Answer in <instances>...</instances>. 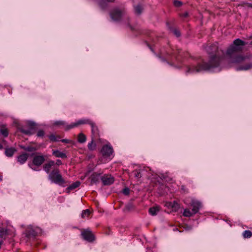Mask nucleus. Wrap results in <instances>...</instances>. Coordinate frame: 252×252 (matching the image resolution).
Masks as SVG:
<instances>
[{
    "label": "nucleus",
    "mask_w": 252,
    "mask_h": 252,
    "mask_svg": "<svg viewBox=\"0 0 252 252\" xmlns=\"http://www.w3.org/2000/svg\"><path fill=\"white\" fill-rule=\"evenodd\" d=\"M20 131H21L22 132H23V133H25V134H32V133H33L32 132H31V131H30V130H25V129H22V128L20 129Z\"/></svg>",
    "instance_id": "obj_37"
},
{
    "label": "nucleus",
    "mask_w": 252,
    "mask_h": 252,
    "mask_svg": "<svg viewBox=\"0 0 252 252\" xmlns=\"http://www.w3.org/2000/svg\"><path fill=\"white\" fill-rule=\"evenodd\" d=\"M90 125L92 127V132L93 137H96L98 136V130L97 126L93 122H92V123H90Z\"/></svg>",
    "instance_id": "obj_14"
},
{
    "label": "nucleus",
    "mask_w": 252,
    "mask_h": 252,
    "mask_svg": "<svg viewBox=\"0 0 252 252\" xmlns=\"http://www.w3.org/2000/svg\"><path fill=\"white\" fill-rule=\"evenodd\" d=\"M34 125V123H32V124H30V126H33Z\"/></svg>",
    "instance_id": "obj_46"
},
{
    "label": "nucleus",
    "mask_w": 252,
    "mask_h": 252,
    "mask_svg": "<svg viewBox=\"0 0 252 252\" xmlns=\"http://www.w3.org/2000/svg\"><path fill=\"white\" fill-rule=\"evenodd\" d=\"M50 179L53 182L57 184H62L64 182L59 170L57 169H54L49 175Z\"/></svg>",
    "instance_id": "obj_3"
},
{
    "label": "nucleus",
    "mask_w": 252,
    "mask_h": 252,
    "mask_svg": "<svg viewBox=\"0 0 252 252\" xmlns=\"http://www.w3.org/2000/svg\"><path fill=\"white\" fill-rule=\"evenodd\" d=\"M181 189L184 192L187 191L186 189L184 186H182Z\"/></svg>",
    "instance_id": "obj_44"
},
{
    "label": "nucleus",
    "mask_w": 252,
    "mask_h": 252,
    "mask_svg": "<svg viewBox=\"0 0 252 252\" xmlns=\"http://www.w3.org/2000/svg\"><path fill=\"white\" fill-rule=\"evenodd\" d=\"M62 164V161L60 160H57L56 162V164L60 165Z\"/></svg>",
    "instance_id": "obj_43"
},
{
    "label": "nucleus",
    "mask_w": 252,
    "mask_h": 252,
    "mask_svg": "<svg viewBox=\"0 0 252 252\" xmlns=\"http://www.w3.org/2000/svg\"><path fill=\"white\" fill-rule=\"evenodd\" d=\"M22 148L24 150H25L27 151H28V152H33L37 150L36 148H35L34 147H30V146L26 147H22Z\"/></svg>",
    "instance_id": "obj_30"
},
{
    "label": "nucleus",
    "mask_w": 252,
    "mask_h": 252,
    "mask_svg": "<svg viewBox=\"0 0 252 252\" xmlns=\"http://www.w3.org/2000/svg\"><path fill=\"white\" fill-rule=\"evenodd\" d=\"M80 185V182L77 181L73 184H72L71 185H70L69 187L67 188V189L69 191V190H72L73 189H74L78 187Z\"/></svg>",
    "instance_id": "obj_26"
},
{
    "label": "nucleus",
    "mask_w": 252,
    "mask_h": 252,
    "mask_svg": "<svg viewBox=\"0 0 252 252\" xmlns=\"http://www.w3.org/2000/svg\"><path fill=\"white\" fill-rule=\"evenodd\" d=\"M40 232L39 228L33 229L32 226H29L26 230V235L27 237L35 236Z\"/></svg>",
    "instance_id": "obj_8"
},
{
    "label": "nucleus",
    "mask_w": 252,
    "mask_h": 252,
    "mask_svg": "<svg viewBox=\"0 0 252 252\" xmlns=\"http://www.w3.org/2000/svg\"><path fill=\"white\" fill-rule=\"evenodd\" d=\"M55 164V163L54 161H49L48 163L44 164L43 168L47 173H49L51 167L54 165Z\"/></svg>",
    "instance_id": "obj_17"
},
{
    "label": "nucleus",
    "mask_w": 252,
    "mask_h": 252,
    "mask_svg": "<svg viewBox=\"0 0 252 252\" xmlns=\"http://www.w3.org/2000/svg\"><path fill=\"white\" fill-rule=\"evenodd\" d=\"M0 133L4 136L7 137L8 134V132L7 128L3 126H0Z\"/></svg>",
    "instance_id": "obj_23"
},
{
    "label": "nucleus",
    "mask_w": 252,
    "mask_h": 252,
    "mask_svg": "<svg viewBox=\"0 0 252 252\" xmlns=\"http://www.w3.org/2000/svg\"><path fill=\"white\" fill-rule=\"evenodd\" d=\"M167 206L171 207L175 211H177L180 208L179 204L176 201L168 203Z\"/></svg>",
    "instance_id": "obj_18"
},
{
    "label": "nucleus",
    "mask_w": 252,
    "mask_h": 252,
    "mask_svg": "<svg viewBox=\"0 0 252 252\" xmlns=\"http://www.w3.org/2000/svg\"><path fill=\"white\" fill-rule=\"evenodd\" d=\"M143 6L141 4H136L134 6V13L137 15H140L143 11Z\"/></svg>",
    "instance_id": "obj_13"
},
{
    "label": "nucleus",
    "mask_w": 252,
    "mask_h": 252,
    "mask_svg": "<svg viewBox=\"0 0 252 252\" xmlns=\"http://www.w3.org/2000/svg\"><path fill=\"white\" fill-rule=\"evenodd\" d=\"M194 214L193 213V212L192 211H190L189 209H185L184 213H183V215L184 216L187 217H190Z\"/></svg>",
    "instance_id": "obj_25"
},
{
    "label": "nucleus",
    "mask_w": 252,
    "mask_h": 252,
    "mask_svg": "<svg viewBox=\"0 0 252 252\" xmlns=\"http://www.w3.org/2000/svg\"><path fill=\"white\" fill-rule=\"evenodd\" d=\"M45 160V156L41 155L40 153H36L32 160V163L36 166H40Z\"/></svg>",
    "instance_id": "obj_5"
},
{
    "label": "nucleus",
    "mask_w": 252,
    "mask_h": 252,
    "mask_svg": "<svg viewBox=\"0 0 252 252\" xmlns=\"http://www.w3.org/2000/svg\"><path fill=\"white\" fill-rule=\"evenodd\" d=\"M133 208V205L132 204L129 203L126 206L125 211H129Z\"/></svg>",
    "instance_id": "obj_32"
},
{
    "label": "nucleus",
    "mask_w": 252,
    "mask_h": 252,
    "mask_svg": "<svg viewBox=\"0 0 252 252\" xmlns=\"http://www.w3.org/2000/svg\"><path fill=\"white\" fill-rule=\"evenodd\" d=\"M252 68V63H250L246 65L242 66L241 69L248 70V69H249Z\"/></svg>",
    "instance_id": "obj_33"
},
{
    "label": "nucleus",
    "mask_w": 252,
    "mask_h": 252,
    "mask_svg": "<svg viewBox=\"0 0 252 252\" xmlns=\"http://www.w3.org/2000/svg\"><path fill=\"white\" fill-rule=\"evenodd\" d=\"M191 206L192 207V211L195 214L198 212L199 209L201 208V204L200 202L193 200L191 201Z\"/></svg>",
    "instance_id": "obj_11"
},
{
    "label": "nucleus",
    "mask_w": 252,
    "mask_h": 252,
    "mask_svg": "<svg viewBox=\"0 0 252 252\" xmlns=\"http://www.w3.org/2000/svg\"><path fill=\"white\" fill-rule=\"evenodd\" d=\"M133 172L134 173L135 177L138 178V179L141 178V172H140V170H136L134 171Z\"/></svg>",
    "instance_id": "obj_34"
},
{
    "label": "nucleus",
    "mask_w": 252,
    "mask_h": 252,
    "mask_svg": "<svg viewBox=\"0 0 252 252\" xmlns=\"http://www.w3.org/2000/svg\"><path fill=\"white\" fill-rule=\"evenodd\" d=\"M159 210L160 207L158 206H156L149 208V212L151 215L154 216L156 215Z\"/></svg>",
    "instance_id": "obj_16"
},
{
    "label": "nucleus",
    "mask_w": 252,
    "mask_h": 252,
    "mask_svg": "<svg viewBox=\"0 0 252 252\" xmlns=\"http://www.w3.org/2000/svg\"><path fill=\"white\" fill-rule=\"evenodd\" d=\"M96 144L94 142L93 137H92V140L91 143L88 145V148L90 151H94L96 148Z\"/></svg>",
    "instance_id": "obj_24"
},
{
    "label": "nucleus",
    "mask_w": 252,
    "mask_h": 252,
    "mask_svg": "<svg viewBox=\"0 0 252 252\" xmlns=\"http://www.w3.org/2000/svg\"><path fill=\"white\" fill-rule=\"evenodd\" d=\"M246 5L248 7H252V4H250V3H244L243 4V5Z\"/></svg>",
    "instance_id": "obj_42"
},
{
    "label": "nucleus",
    "mask_w": 252,
    "mask_h": 252,
    "mask_svg": "<svg viewBox=\"0 0 252 252\" xmlns=\"http://www.w3.org/2000/svg\"><path fill=\"white\" fill-rule=\"evenodd\" d=\"M243 236L245 238H250L252 236V233L250 230H246L243 233Z\"/></svg>",
    "instance_id": "obj_28"
},
{
    "label": "nucleus",
    "mask_w": 252,
    "mask_h": 252,
    "mask_svg": "<svg viewBox=\"0 0 252 252\" xmlns=\"http://www.w3.org/2000/svg\"><path fill=\"white\" fill-rule=\"evenodd\" d=\"M181 16L182 17H188V12H185V13H184L182 14L181 15Z\"/></svg>",
    "instance_id": "obj_41"
},
{
    "label": "nucleus",
    "mask_w": 252,
    "mask_h": 252,
    "mask_svg": "<svg viewBox=\"0 0 252 252\" xmlns=\"http://www.w3.org/2000/svg\"><path fill=\"white\" fill-rule=\"evenodd\" d=\"M2 146L0 144V149H2Z\"/></svg>",
    "instance_id": "obj_47"
},
{
    "label": "nucleus",
    "mask_w": 252,
    "mask_h": 252,
    "mask_svg": "<svg viewBox=\"0 0 252 252\" xmlns=\"http://www.w3.org/2000/svg\"><path fill=\"white\" fill-rule=\"evenodd\" d=\"M222 60V58L215 55L211 57L209 63H204L202 64H198L197 66L188 67L187 72H198L202 70H207L212 67L218 66Z\"/></svg>",
    "instance_id": "obj_2"
},
{
    "label": "nucleus",
    "mask_w": 252,
    "mask_h": 252,
    "mask_svg": "<svg viewBox=\"0 0 252 252\" xmlns=\"http://www.w3.org/2000/svg\"><path fill=\"white\" fill-rule=\"evenodd\" d=\"M44 135V132L42 130H40L38 131L37 135L38 137H43Z\"/></svg>",
    "instance_id": "obj_39"
},
{
    "label": "nucleus",
    "mask_w": 252,
    "mask_h": 252,
    "mask_svg": "<svg viewBox=\"0 0 252 252\" xmlns=\"http://www.w3.org/2000/svg\"><path fill=\"white\" fill-rule=\"evenodd\" d=\"M124 13L118 9L114 10L111 14V18L115 21H118L124 16Z\"/></svg>",
    "instance_id": "obj_9"
},
{
    "label": "nucleus",
    "mask_w": 252,
    "mask_h": 252,
    "mask_svg": "<svg viewBox=\"0 0 252 252\" xmlns=\"http://www.w3.org/2000/svg\"><path fill=\"white\" fill-rule=\"evenodd\" d=\"M174 4L176 7H180L182 5V2L180 1L176 0L174 1Z\"/></svg>",
    "instance_id": "obj_35"
},
{
    "label": "nucleus",
    "mask_w": 252,
    "mask_h": 252,
    "mask_svg": "<svg viewBox=\"0 0 252 252\" xmlns=\"http://www.w3.org/2000/svg\"><path fill=\"white\" fill-rule=\"evenodd\" d=\"M81 235L83 239L88 242H92L95 240V237L91 231L89 229L82 230Z\"/></svg>",
    "instance_id": "obj_4"
},
{
    "label": "nucleus",
    "mask_w": 252,
    "mask_h": 252,
    "mask_svg": "<svg viewBox=\"0 0 252 252\" xmlns=\"http://www.w3.org/2000/svg\"><path fill=\"white\" fill-rule=\"evenodd\" d=\"M28 157L29 155L28 154H23L18 157V161L21 164H23L27 161Z\"/></svg>",
    "instance_id": "obj_15"
},
{
    "label": "nucleus",
    "mask_w": 252,
    "mask_h": 252,
    "mask_svg": "<svg viewBox=\"0 0 252 252\" xmlns=\"http://www.w3.org/2000/svg\"><path fill=\"white\" fill-rule=\"evenodd\" d=\"M53 154L56 157L61 158H66V155L64 153L61 152L58 150L53 151Z\"/></svg>",
    "instance_id": "obj_20"
},
{
    "label": "nucleus",
    "mask_w": 252,
    "mask_h": 252,
    "mask_svg": "<svg viewBox=\"0 0 252 252\" xmlns=\"http://www.w3.org/2000/svg\"><path fill=\"white\" fill-rule=\"evenodd\" d=\"M91 212L89 210L86 209V210L84 211L81 215L82 218H85L86 216L88 217L90 214Z\"/></svg>",
    "instance_id": "obj_31"
},
{
    "label": "nucleus",
    "mask_w": 252,
    "mask_h": 252,
    "mask_svg": "<svg viewBox=\"0 0 252 252\" xmlns=\"http://www.w3.org/2000/svg\"><path fill=\"white\" fill-rule=\"evenodd\" d=\"M207 52L209 53H216L218 51V46L216 44L210 45L206 49Z\"/></svg>",
    "instance_id": "obj_12"
},
{
    "label": "nucleus",
    "mask_w": 252,
    "mask_h": 252,
    "mask_svg": "<svg viewBox=\"0 0 252 252\" xmlns=\"http://www.w3.org/2000/svg\"><path fill=\"white\" fill-rule=\"evenodd\" d=\"M246 43L240 39L233 41L226 51V55L229 57V62L233 63H241L249 58L248 56L242 55L235 56V54L243 51Z\"/></svg>",
    "instance_id": "obj_1"
},
{
    "label": "nucleus",
    "mask_w": 252,
    "mask_h": 252,
    "mask_svg": "<svg viewBox=\"0 0 252 252\" xmlns=\"http://www.w3.org/2000/svg\"><path fill=\"white\" fill-rule=\"evenodd\" d=\"M91 183H96L99 181V175L96 173H94L91 176Z\"/></svg>",
    "instance_id": "obj_19"
},
{
    "label": "nucleus",
    "mask_w": 252,
    "mask_h": 252,
    "mask_svg": "<svg viewBox=\"0 0 252 252\" xmlns=\"http://www.w3.org/2000/svg\"><path fill=\"white\" fill-rule=\"evenodd\" d=\"M115 0H100L99 5L102 8H105L108 2H114Z\"/></svg>",
    "instance_id": "obj_21"
},
{
    "label": "nucleus",
    "mask_w": 252,
    "mask_h": 252,
    "mask_svg": "<svg viewBox=\"0 0 252 252\" xmlns=\"http://www.w3.org/2000/svg\"><path fill=\"white\" fill-rule=\"evenodd\" d=\"M172 31H173V32L175 34V35H176L177 37H179L180 36V32L178 30L173 29Z\"/></svg>",
    "instance_id": "obj_38"
},
{
    "label": "nucleus",
    "mask_w": 252,
    "mask_h": 252,
    "mask_svg": "<svg viewBox=\"0 0 252 252\" xmlns=\"http://www.w3.org/2000/svg\"><path fill=\"white\" fill-rule=\"evenodd\" d=\"M14 151H15V150L13 148H10V149H6L5 150V154L7 156L11 157L13 155Z\"/></svg>",
    "instance_id": "obj_27"
},
{
    "label": "nucleus",
    "mask_w": 252,
    "mask_h": 252,
    "mask_svg": "<svg viewBox=\"0 0 252 252\" xmlns=\"http://www.w3.org/2000/svg\"><path fill=\"white\" fill-rule=\"evenodd\" d=\"M65 122L64 121H57L54 123V126H59V125H65Z\"/></svg>",
    "instance_id": "obj_36"
},
{
    "label": "nucleus",
    "mask_w": 252,
    "mask_h": 252,
    "mask_svg": "<svg viewBox=\"0 0 252 252\" xmlns=\"http://www.w3.org/2000/svg\"><path fill=\"white\" fill-rule=\"evenodd\" d=\"M62 141L63 142H65V143H68V140H66V139H63V140H62Z\"/></svg>",
    "instance_id": "obj_45"
},
{
    "label": "nucleus",
    "mask_w": 252,
    "mask_h": 252,
    "mask_svg": "<svg viewBox=\"0 0 252 252\" xmlns=\"http://www.w3.org/2000/svg\"><path fill=\"white\" fill-rule=\"evenodd\" d=\"M123 192L125 195H128L129 193V189L127 188L124 189L123 190Z\"/></svg>",
    "instance_id": "obj_40"
},
{
    "label": "nucleus",
    "mask_w": 252,
    "mask_h": 252,
    "mask_svg": "<svg viewBox=\"0 0 252 252\" xmlns=\"http://www.w3.org/2000/svg\"><path fill=\"white\" fill-rule=\"evenodd\" d=\"M101 180L104 185H110L114 181V178L110 175H105L101 177Z\"/></svg>",
    "instance_id": "obj_10"
},
{
    "label": "nucleus",
    "mask_w": 252,
    "mask_h": 252,
    "mask_svg": "<svg viewBox=\"0 0 252 252\" xmlns=\"http://www.w3.org/2000/svg\"><path fill=\"white\" fill-rule=\"evenodd\" d=\"M101 153L104 157H110L113 153V150L111 146L109 145H105L103 146Z\"/></svg>",
    "instance_id": "obj_7"
},
{
    "label": "nucleus",
    "mask_w": 252,
    "mask_h": 252,
    "mask_svg": "<svg viewBox=\"0 0 252 252\" xmlns=\"http://www.w3.org/2000/svg\"><path fill=\"white\" fill-rule=\"evenodd\" d=\"M77 140L79 143H83L86 141V137L84 134L80 133L78 135Z\"/></svg>",
    "instance_id": "obj_22"
},
{
    "label": "nucleus",
    "mask_w": 252,
    "mask_h": 252,
    "mask_svg": "<svg viewBox=\"0 0 252 252\" xmlns=\"http://www.w3.org/2000/svg\"><path fill=\"white\" fill-rule=\"evenodd\" d=\"M49 138L52 141H58L59 140L60 137L54 134H51L49 136Z\"/></svg>",
    "instance_id": "obj_29"
},
{
    "label": "nucleus",
    "mask_w": 252,
    "mask_h": 252,
    "mask_svg": "<svg viewBox=\"0 0 252 252\" xmlns=\"http://www.w3.org/2000/svg\"><path fill=\"white\" fill-rule=\"evenodd\" d=\"M92 121L89 119H85V120H81L78 121L76 123H73L70 125H67L65 127V129L67 130L70 128H73L74 127L77 126L79 125L89 124L90 125V123H92Z\"/></svg>",
    "instance_id": "obj_6"
}]
</instances>
